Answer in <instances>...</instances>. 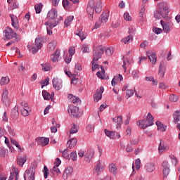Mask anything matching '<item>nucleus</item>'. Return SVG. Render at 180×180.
<instances>
[{"label": "nucleus", "mask_w": 180, "mask_h": 180, "mask_svg": "<svg viewBox=\"0 0 180 180\" xmlns=\"http://www.w3.org/2000/svg\"><path fill=\"white\" fill-rule=\"evenodd\" d=\"M86 12L89 20H92L94 19V12H96V13H101L102 12V1H98L95 3L94 0H90L87 5Z\"/></svg>", "instance_id": "nucleus-1"}, {"label": "nucleus", "mask_w": 180, "mask_h": 180, "mask_svg": "<svg viewBox=\"0 0 180 180\" xmlns=\"http://www.w3.org/2000/svg\"><path fill=\"white\" fill-rule=\"evenodd\" d=\"M159 8L156 10L154 14V17L156 19H161L162 18H164L165 20H169L171 18L168 16V13H169V5H168V3L162 2L159 4Z\"/></svg>", "instance_id": "nucleus-2"}, {"label": "nucleus", "mask_w": 180, "mask_h": 180, "mask_svg": "<svg viewBox=\"0 0 180 180\" xmlns=\"http://www.w3.org/2000/svg\"><path fill=\"white\" fill-rule=\"evenodd\" d=\"M58 16V13L56 9H51L47 14L48 21L46 22L47 25H50L51 27H56L60 23V20L63 19L60 17V19L57 18Z\"/></svg>", "instance_id": "nucleus-3"}, {"label": "nucleus", "mask_w": 180, "mask_h": 180, "mask_svg": "<svg viewBox=\"0 0 180 180\" xmlns=\"http://www.w3.org/2000/svg\"><path fill=\"white\" fill-rule=\"evenodd\" d=\"M136 124L139 127V129H147V127L154 124V117H153L151 113L148 112L146 120H138Z\"/></svg>", "instance_id": "nucleus-4"}, {"label": "nucleus", "mask_w": 180, "mask_h": 180, "mask_svg": "<svg viewBox=\"0 0 180 180\" xmlns=\"http://www.w3.org/2000/svg\"><path fill=\"white\" fill-rule=\"evenodd\" d=\"M4 37L6 40H12V39H15V41L18 42L20 41V36H19L13 30L9 27H7L5 30H4Z\"/></svg>", "instance_id": "nucleus-5"}, {"label": "nucleus", "mask_w": 180, "mask_h": 180, "mask_svg": "<svg viewBox=\"0 0 180 180\" xmlns=\"http://www.w3.org/2000/svg\"><path fill=\"white\" fill-rule=\"evenodd\" d=\"M109 19V11H105L99 18V20L96 22L94 29H99L102 23H106Z\"/></svg>", "instance_id": "nucleus-6"}, {"label": "nucleus", "mask_w": 180, "mask_h": 180, "mask_svg": "<svg viewBox=\"0 0 180 180\" xmlns=\"http://www.w3.org/2000/svg\"><path fill=\"white\" fill-rule=\"evenodd\" d=\"M43 47V39L37 37L35 39V44H32V48L30 49L33 54H36L40 49Z\"/></svg>", "instance_id": "nucleus-7"}, {"label": "nucleus", "mask_w": 180, "mask_h": 180, "mask_svg": "<svg viewBox=\"0 0 180 180\" xmlns=\"http://www.w3.org/2000/svg\"><path fill=\"white\" fill-rule=\"evenodd\" d=\"M103 53V46L102 45L94 48L93 51V61H98L100 58H102Z\"/></svg>", "instance_id": "nucleus-8"}, {"label": "nucleus", "mask_w": 180, "mask_h": 180, "mask_svg": "<svg viewBox=\"0 0 180 180\" xmlns=\"http://www.w3.org/2000/svg\"><path fill=\"white\" fill-rule=\"evenodd\" d=\"M36 174V169L30 168L27 169L24 173L25 180H34V175Z\"/></svg>", "instance_id": "nucleus-9"}, {"label": "nucleus", "mask_w": 180, "mask_h": 180, "mask_svg": "<svg viewBox=\"0 0 180 180\" xmlns=\"http://www.w3.org/2000/svg\"><path fill=\"white\" fill-rule=\"evenodd\" d=\"M68 112L72 117H79V108L77 106L71 105L70 108L68 109Z\"/></svg>", "instance_id": "nucleus-10"}, {"label": "nucleus", "mask_w": 180, "mask_h": 180, "mask_svg": "<svg viewBox=\"0 0 180 180\" xmlns=\"http://www.w3.org/2000/svg\"><path fill=\"white\" fill-rule=\"evenodd\" d=\"M95 154V150L94 149H89L84 155V161L89 164L94 158V155Z\"/></svg>", "instance_id": "nucleus-11"}, {"label": "nucleus", "mask_w": 180, "mask_h": 180, "mask_svg": "<svg viewBox=\"0 0 180 180\" xmlns=\"http://www.w3.org/2000/svg\"><path fill=\"white\" fill-rule=\"evenodd\" d=\"M53 86L55 88L56 91H60L61 88H63V80L58 79V77H55L53 79Z\"/></svg>", "instance_id": "nucleus-12"}, {"label": "nucleus", "mask_w": 180, "mask_h": 180, "mask_svg": "<svg viewBox=\"0 0 180 180\" xmlns=\"http://www.w3.org/2000/svg\"><path fill=\"white\" fill-rule=\"evenodd\" d=\"M104 91L103 86H101L99 89L96 90V93L94 95V102H99L102 99V94H103Z\"/></svg>", "instance_id": "nucleus-13"}, {"label": "nucleus", "mask_w": 180, "mask_h": 180, "mask_svg": "<svg viewBox=\"0 0 180 180\" xmlns=\"http://www.w3.org/2000/svg\"><path fill=\"white\" fill-rule=\"evenodd\" d=\"M8 92L7 89H4L3 90L2 94V102L6 105V106H9V103L11 102V99H9V97L8 96Z\"/></svg>", "instance_id": "nucleus-14"}, {"label": "nucleus", "mask_w": 180, "mask_h": 180, "mask_svg": "<svg viewBox=\"0 0 180 180\" xmlns=\"http://www.w3.org/2000/svg\"><path fill=\"white\" fill-rule=\"evenodd\" d=\"M36 141L38 146H41V147H45V146H48L49 143H50V139L49 138H37Z\"/></svg>", "instance_id": "nucleus-15"}, {"label": "nucleus", "mask_w": 180, "mask_h": 180, "mask_svg": "<svg viewBox=\"0 0 180 180\" xmlns=\"http://www.w3.org/2000/svg\"><path fill=\"white\" fill-rule=\"evenodd\" d=\"M10 18L11 19V25L14 29H19V20H18V17L13 14H10Z\"/></svg>", "instance_id": "nucleus-16"}, {"label": "nucleus", "mask_w": 180, "mask_h": 180, "mask_svg": "<svg viewBox=\"0 0 180 180\" xmlns=\"http://www.w3.org/2000/svg\"><path fill=\"white\" fill-rule=\"evenodd\" d=\"M73 171H74V169H72V167H68L63 172V179L65 180L68 179V178L71 176Z\"/></svg>", "instance_id": "nucleus-17"}, {"label": "nucleus", "mask_w": 180, "mask_h": 180, "mask_svg": "<svg viewBox=\"0 0 180 180\" xmlns=\"http://www.w3.org/2000/svg\"><path fill=\"white\" fill-rule=\"evenodd\" d=\"M146 54L152 64H155V63H157V55L155 53H151L150 51H148Z\"/></svg>", "instance_id": "nucleus-18"}, {"label": "nucleus", "mask_w": 180, "mask_h": 180, "mask_svg": "<svg viewBox=\"0 0 180 180\" xmlns=\"http://www.w3.org/2000/svg\"><path fill=\"white\" fill-rule=\"evenodd\" d=\"M75 34H76V36H79L82 41L86 39V35H85V34L82 31V27L78 28L77 31L75 32Z\"/></svg>", "instance_id": "nucleus-19"}, {"label": "nucleus", "mask_w": 180, "mask_h": 180, "mask_svg": "<svg viewBox=\"0 0 180 180\" xmlns=\"http://www.w3.org/2000/svg\"><path fill=\"white\" fill-rule=\"evenodd\" d=\"M146 172H154L155 171V164L153 162L147 163L145 166Z\"/></svg>", "instance_id": "nucleus-20"}, {"label": "nucleus", "mask_w": 180, "mask_h": 180, "mask_svg": "<svg viewBox=\"0 0 180 180\" xmlns=\"http://www.w3.org/2000/svg\"><path fill=\"white\" fill-rule=\"evenodd\" d=\"M11 117L14 120L19 117V107L18 105H15L11 110Z\"/></svg>", "instance_id": "nucleus-21"}, {"label": "nucleus", "mask_w": 180, "mask_h": 180, "mask_svg": "<svg viewBox=\"0 0 180 180\" xmlns=\"http://www.w3.org/2000/svg\"><path fill=\"white\" fill-rule=\"evenodd\" d=\"M68 98L72 103H76V105H81V99H79V98L72 94H69Z\"/></svg>", "instance_id": "nucleus-22"}, {"label": "nucleus", "mask_w": 180, "mask_h": 180, "mask_svg": "<svg viewBox=\"0 0 180 180\" xmlns=\"http://www.w3.org/2000/svg\"><path fill=\"white\" fill-rule=\"evenodd\" d=\"M51 60L53 63H56L60 60V50H56L55 53L51 56Z\"/></svg>", "instance_id": "nucleus-23"}, {"label": "nucleus", "mask_w": 180, "mask_h": 180, "mask_svg": "<svg viewBox=\"0 0 180 180\" xmlns=\"http://www.w3.org/2000/svg\"><path fill=\"white\" fill-rule=\"evenodd\" d=\"M108 169L112 175H116V174H117V166H116V164L115 163H110L108 165Z\"/></svg>", "instance_id": "nucleus-24"}, {"label": "nucleus", "mask_w": 180, "mask_h": 180, "mask_svg": "<svg viewBox=\"0 0 180 180\" xmlns=\"http://www.w3.org/2000/svg\"><path fill=\"white\" fill-rule=\"evenodd\" d=\"M78 143V140H77V139L75 138H72L70 139L68 143H67V146H68V147L70 148H74V147H75V146H77V143Z\"/></svg>", "instance_id": "nucleus-25"}, {"label": "nucleus", "mask_w": 180, "mask_h": 180, "mask_svg": "<svg viewBox=\"0 0 180 180\" xmlns=\"http://www.w3.org/2000/svg\"><path fill=\"white\" fill-rule=\"evenodd\" d=\"M42 96L45 101H53V94H50V93L47 92L46 90L42 91Z\"/></svg>", "instance_id": "nucleus-26"}, {"label": "nucleus", "mask_w": 180, "mask_h": 180, "mask_svg": "<svg viewBox=\"0 0 180 180\" xmlns=\"http://www.w3.org/2000/svg\"><path fill=\"white\" fill-rule=\"evenodd\" d=\"M160 25L162 26L163 32L165 33H169V24L165 23L163 20L160 21Z\"/></svg>", "instance_id": "nucleus-27"}, {"label": "nucleus", "mask_w": 180, "mask_h": 180, "mask_svg": "<svg viewBox=\"0 0 180 180\" xmlns=\"http://www.w3.org/2000/svg\"><path fill=\"white\" fill-rule=\"evenodd\" d=\"M174 123H178L180 122V110H176L173 113Z\"/></svg>", "instance_id": "nucleus-28"}, {"label": "nucleus", "mask_w": 180, "mask_h": 180, "mask_svg": "<svg viewBox=\"0 0 180 180\" xmlns=\"http://www.w3.org/2000/svg\"><path fill=\"white\" fill-rule=\"evenodd\" d=\"M167 70V68H165V65H162V63H160V66H159V75L160 77H164V75H165V70Z\"/></svg>", "instance_id": "nucleus-29"}, {"label": "nucleus", "mask_w": 180, "mask_h": 180, "mask_svg": "<svg viewBox=\"0 0 180 180\" xmlns=\"http://www.w3.org/2000/svg\"><path fill=\"white\" fill-rule=\"evenodd\" d=\"M156 125L158 126V130H159V131H165V130H167V126L164 125L160 121L156 122Z\"/></svg>", "instance_id": "nucleus-30"}, {"label": "nucleus", "mask_w": 180, "mask_h": 180, "mask_svg": "<svg viewBox=\"0 0 180 180\" xmlns=\"http://www.w3.org/2000/svg\"><path fill=\"white\" fill-rule=\"evenodd\" d=\"M26 161H27L26 157H18L17 158V164L18 165H20L21 167H23V165H25V162H26Z\"/></svg>", "instance_id": "nucleus-31"}, {"label": "nucleus", "mask_w": 180, "mask_h": 180, "mask_svg": "<svg viewBox=\"0 0 180 180\" xmlns=\"http://www.w3.org/2000/svg\"><path fill=\"white\" fill-rule=\"evenodd\" d=\"M103 171V166H102V163L101 162H97L96 165V172L97 175H99V173Z\"/></svg>", "instance_id": "nucleus-32"}, {"label": "nucleus", "mask_w": 180, "mask_h": 180, "mask_svg": "<svg viewBox=\"0 0 180 180\" xmlns=\"http://www.w3.org/2000/svg\"><path fill=\"white\" fill-rule=\"evenodd\" d=\"M18 175H19V173L18 172H15V171L11 172L8 180H13L14 179H15V180H18Z\"/></svg>", "instance_id": "nucleus-33"}, {"label": "nucleus", "mask_w": 180, "mask_h": 180, "mask_svg": "<svg viewBox=\"0 0 180 180\" xmlns=\"http://www.w3.org/2000/svg\"><path fill=\"white\" fill-rule=\"evenodd\" d=\"M117 129H120V126L123 124V117L122 115H120L117 117Z\"/></svg>", "instance_id": "nucleus-34"}, {"label": "nucleus", "mask_w": 180, "mask_h": 180, "mask_svg": "<svg viewBox=\"0 0 180 180\" xmlns=\"http://www.w3.org/2000/svg\"><path fill=\"white\" fill-rule=\"evenodd\" d=\"M72 20H74V15H70L68 17V18L64 22L65 26H67V27H68V26L71 25V22H72Z\"/></svg>", "instance_id": "nucleus-35"}, {"label": "nucleus", "mask_w": 180, "mask_h": 180, "mask_svg": "<svg viewBox=\"0 0 180 180\" xmlns=\"http://www.w3.org/2000/svg\"><path fill=\"white\" fill-rule=\"evenodd\" d=\"M10 81L8 77H3L0 80V85H6Z\"/></svg>", "instance_id": "nucleus-36"}, {"label": "nucleus", "mask_w": 180, "mask_h": 180, "mask_svg": "<svg viewBox=\"0 0 180 180\" xmlns=\"http://www.w3.org/2000/svg\"><path fill=\"white\" fill-rule=\"evenodd\" d=\"M8 153V150L4 147L0 148V158H5V155Z\"/></svg>", "instance_id": "nucleus-37"}, {"label": "nucleus", "mask_w": 180, "mask_h": 180, "mask_svg": "<svg viewBox=\"0 0 180 180\" xmlns=\"http://www.w3.org/2000/svg\"><path fill=\"white\" fill-rule=\"evenodd\" d=\"M41 66L42 67V71L44 72L50 71V68H51V65L49 63L41 64Z\"/></svg>", "instance_id": "nucleus-38"}, {"label": "nucleus", "mask_w": 180, "mask_h": 180, "mask_svg": "<svg viewBox=\"0 0 180 180\" xmlns=\"http://www.w3.org/2000/svg\"><path fill=\"white\" fill-rule=\"evenodd\" d=\"M105 134H106L107 137H109L110 139H115V132L114 131H110L108 129H105Z\"/></svg>", "instance_id": "nucleus-39"}, {"label": "nucleus", "mask_w": 180, "mask_h": 180, "mask_svg": "<svg viewBox=\"0 0 180 180\" xmlns=\"http://www.w3.org/2000/svg\"><path fill=\"white\" fill-rule=\"evenodd\" d=\"M41 8H43V4L39 3L35 4L34 9H35L36 13H40L41 12Z\"/></svg>", "instance_id": "nucleus-40"}, {"label": "nucleus", "mask_w": 180, "mask_h": 180, "mask_svg": "<svg viewBox=\"0 0 180 180\" xmlns=\"http://www.w3.org/2000/svg\"><path fill=\"white\" fill-rule=\"evenodd\" d=\"M158 150L160 153H162V151H165V150H167V147L164 145V141L160 140Z\"/></svg>", "instance_id": "nucleus-41"}, {"label": "nucleus", "mask_w": 180, "mask_h": 180, "mask_svg": "<svg viewBox=\"0 0 180 180\" xmlns=\"http://www.w3.org/2000/svg\"><path fill=\"white\" fill-rule=\"evenodd\" d=\"M75 133H78V127H77V125L73 124L70 130V134H75ZM70 135V137H71Z\"/></svg>", "instance_id": "nucleus-42"}, {"label": "nucleus", "mask_w": 180, "mask_h": 180, "mask_svg": "<svg viewBox=\"0 0 180 180\" xmlns=\"http://www.w3.org/2000/svg\"><path fill=\"white\" fill-rule=\"evenodd\" d=\"M114 51H115L113 50V47L110 46L105 49V54L110 57V56L113 54Z\"/></svg>", "instance_id": "nucleus-43"}, {"label": "nucleus", "mask_w": 180, "mask_h": 180, "mask_svg": "<svg viewBox=\"0 0 180 180\" xmlns=\"http://www.w3.org/2000/svg\"><path fill=\"white\" fill-rule=\"evenodd\" d=\"M134 95V91L133 89H127L126 92V98L129 99V98H131Z\"/></svg>", "instance_id": "nucleus-44"}, {"label": "nucleus", "mask_w": 180, "mask_h": 180, "mask_svg": "<svg viewBox=\"0 0 180 180\" xmlns=\"http://www.w3.org/2000/svg\"><path fill=\"white\" fill-rule=\"evenodd\" d=\"M45 25L46 26V32L47 33L50 35V34H53V31L51 30V29H54L55 27H51V25H50V24H47V22H45Z\"/></svg>", "instance_id": "nucleus-45"}, {"label": "nucleus", "mask_w": 180, "mask_h": 180, "mask_svg": "<svg viewBox=\"0 0 180 180\" xmlns=\"http://www.w3.org/2000/svg\"><path fill=\"white\" fill-rule=\"evenodd\" d=\"M30 112H32V110H27V109H21V115L22 116H29Z\"/></svg>", "instance_id": "nucleus-46"}, {"label": "nucleus", "mask_w": 180, "mask_h": 180, "mask_svg": "<svg viewBox=\"0 0 180 180\" xmlns=\"http://www.w3.org/2000/svg\"><path fill=\"white\" fill-rule=\"evenodd\" d=\"M111 26L114 29L119 27V26H120V20H117L112 21V22L111 23Z\"/></svg>", "instance_id": "nucleus-47"}, {"label": "nucleus", "mask_w": 180, "mask_h": 180, "mask_svg": "<svg viewBox=\"0 0 180 180\" xmlns=\"http://www.w3.org/2000/svg\"><path fill=\"white\" fill-rule=\"evenodd\" d=\"M62 155H63V158H65L66 160H70V153H68V149H65L63 151Z\"/></svg>", "instance_id": "nucleus-48"}, {"label": "nucleus", "mask_w": 180, "mask_h": 180, "mask_svg": "<svg viewBox=\"0 0 180 180\" xmlns=\"http://www.w3.org/2000/svg\"><path fill=\"white\" fill-rule=\"evenodd\" d=\"M179 97L175 94H172L169 97L170 102H178Z\"/></svg>", "instance_id": "nucleus-49"}, {"label": "nucleus", "mask_w": 180, "mask_h": 180, "mask_svg": "<svg viewBox=\"0 0 180 180\" xmlns=\"http://www.w3.org/2000/svg\"><path fill=\"white\" fill-rule=\"evenodd\" d=\"M139 143H140L139 138H133L130 140V144H131V146H137Z\"/></svg>", "instance_id": "nucleus-50"}, {"label": "nucleus", "mask_w": 180, "mask_h": 180, "mask_svg": "<svg viewBox=\"0 0 180 180\" xmlns=\"http://www.w3.org/2000/svg\"><path fill=\"white\" fill-rule=\"evenodd\" d=\"M131 40H133V36L129 35L128 37L123 39L122 41L124 43V44H127V43H130Z\"/></svg>", "instance_id": "nucleus-51"}, {"label": "nucleus", "mask_w": 180, "mask_h": 180, "mask_svg": "<svg viewBox=\"0 0 180 180\" xmlns=\"http://www.w3.org/2000/svg\"><path fill=\"white\" fill-rule=\"evenodd\" d=\"M51 171L53 174H56L57 175H58L60 173V169H58V167L56 166H53V169H51Z\"/></svg>", "instance_id": "nucleus-52"}, {"label": "nucleus", "mask_w": 180, "mask_h": 180, "mask_svg": "<svg viewBox=\"0 0 180 180\" xmlns=\"http://www.w3.org/2000/svg\"><path fill=\"white\" fill-rule=\"evenodd\" d=\"M91 63H92V68H91L92 71H95V70H99V68H101V66H99V65L95 63V61L92 60Z\"/></svg>", "instance_id": "nucleus-53"}, {"label": "nucleus", "mask_w": 180, "mask_h": 180, "mask_svg": "<svg viewBox=\"0 0 180 180\" xmlns=\"http://www.w3.org/2000/svg\"><path fill=\"white\" fill-rule=\"evenodd\" d=\"M82 53H89V46L86 44H83L82 46Z\"/></svg>", "instance_id": "nucleus-54"}, {"label": "nucleus", "mask_w": 180, "mask_h": 180, "mask_svg": "<svg viewBox=\"0 0 180 180\" xmlns=\"http://www.w3.org/2000/svg\"><path fill=\"white\" fill-rule=\"evenodd\" d=\"M169 168H165L163 169V175H164V179H165V178H167V176H168V175L169 174Z\"/></svg>", "instance_id": "nucleus-55"}, {"label": "nucleus", "mask_w": 180, "mask_h": 180, "mask_svg": "<svg viewBox=\"0 0 180 180\" xmlns=\"http://www.w3.org/2000/svg\"><path fill=\"white\" fill-rule=\"evenodd\" d=\"M44 177L45 179H47V176H49V168H47V166L44 167Z\"/></svg>", "instance_id": "nucleus-56"}, {"label": "nucleus", "mask_w": 180, "mask_h": 180, "mask_svg": "<svg viewBox=\"0 0 180 180\" xmlns=\"http://www.w3.org/2000/svg\"><path fill=\"white\" fill-rule=\"evenodd\" d=\"M140 164H141V160L138 158L135 160L136 169H140Z\"/></svg>", "instance_id": "nucleus-57"}, {"label": "nucleus", "mask_w": 180, "mask_h": 180, "mask_svg": "<svg viewBox=\"0 0 180 180\" xmlns=\"http://www.w3.org/2000/svg\"><path fill=\"white\" fill-rule=\"evenodd\" d=\"M54 49H56V45H54V43L51 42L48 44V49L49 50V51H53Z\"/></svg>", "instance_id": "nucleus-58"}, {"label": "nucleus", "mask_w": 180, "mask_h": 180, "mask_svg": "<svg viewBox=\"0 0 180 180\" xmlns=\"http://www.w3.org/2000/svg\"><path fill=\"white\" fill-rule=\"evenodd\" d=\"M124 20L130 21L131 20V16H130V14L129 13H125L124 14Z\"/></svg>", "instance_id": "nucleus-59"}, {"label": "nucleus", "mask_w": 180, "mask_h": 180, "mask_svg": "<svg viewBox=\"0 0 180 180\" xmlns=\"http://www.w3.org/2000/svg\"><path fill=\"white\" fill-rule=\"evenodd\" d=\"M70 158L73 161H77V152H72L70 153Z\"/></svg>", "instance_id": "nucleus-60"}, {"label": "nucleus", "mask_w": 180, "mask_h": 180, "mask_svg": "<svg viewBox=\"0 0 180 180\" xmlns=\"http://www.w3.org/2000/svg\"><path fill=\"white\" fill-rule=\"evenodd\" d=\"M86 130H87V131H89V133H92V131H94V125H92L91 124H89L86 127Z\"/></svg>", "instance_id": "nucleus-61"}, {"label": "nucleus", "mask_w": 180, "mask_h": 180, "mask_svg": "<svg viewBox=\"0 0 180 180\" xmlns=\"http://www.w3.org/2000/svg\"><path fill=\"white\" fill-rule=\"evenodd\" d=\"M70 6V1L68 0H63V6L65 9H67Z\"/></svg>", "instance_id": "nucleus-62"}, {"label": "nucleus", "mask_w": 180, "mask_h": 180, "mask_svg": "<svg viewBox=\"0 0 180 180\" xmlns=\"http://www.w3.org/2000/svg\"><path fill=\"white\" fill-rule=\"evenodd\" d=\"M132 77L133 78H139V70H134L132 71Z\"/></svg>", "instance_id": "nucleus-63"}, {"label": "nucleus", "mask_w": 180, "mask_h": 180, "mask_svg": "<svg viewBox=\"0 0 180 180\" xmlns=\"http://www.w3.org/2000/svg\"><path fill=\"white\" fill-rule=\"evenodd\" d=\"M162 166L163 167V169L169 168V164L168 163V161H167V160H164L162 162Z\"/></svg>", "instance_id": "nucleus-64"}]
</instances>
